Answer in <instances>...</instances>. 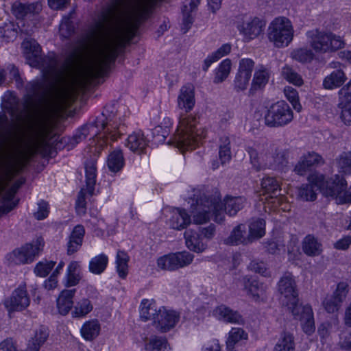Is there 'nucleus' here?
<instances>
[{"mask_svg":"<svg viewBox=\"0 0 351 351\" xmlns=\"http://www.w3.org/2000/svg\"><path fill=\"white\" fill-rule=\"evenodd\" d=\"M147 145V142L143 134L133 133L128 137L126 147L133 152L141 154Z\"/></svg>","mask_w":351,"mask_h":351,"instance_id":"7c9ffc66","label":"nucleus"},{"mask_svg":"<svg viewBox=\"0 0 351 351\" xmlns=\"http://www.w3.org/2000/svg\"><path fill=\"white\" fill-rule=\"evenodd\" d=\"M75 289L63 290L57 299V307L60 314L65 315L71 309L73 305V298Z\"/></svg>","mask_w":351,"mask_h":351,"instance_id":"c85d7f7f","label":"nucleus"},{"mask_svg":"<svg viewBox=\"0 0 351 351\" xmlns=\"http://www.w3.org/2000/svg\"><path fill=\"white\" fill-rule=\"evenodd\" d=\"M0 351H23L20 349L17 343L11 337L6 338L0 342Z\"/></svg>","mask_w":351,"mask_h":351,"instance_id":"69168bd1","label":"nucleus"},{"mask_svg":"<svg viewBox=\"0 0 351 351\" xmlns=\"http://www.w3.org/2000/svg\"><path fill=\"white\" fill-rule=\"evenodd\" d=\"M275 150V145L269 143L258 145L256 147H249L247 152L250 156V162L256 171L265 169L267 167H258L256 162H261V160L268 161L269 155Z\"/></svg>","mask_w":351,"mask_h":351,"instance_id":"f3484780","label":"nucleus"},{"mask_svg":"<svg viewBox=\"0 0 351 351\" xmlns=\"http://www.w3.org/2000/svg\"><path fill=\"white\" fill-rule=\"evenodd\" d=\"M281 75L284 79L295 86H301L304 83L301 75L289 65L282 67Z\"/></svg>","mask_w":351,"mask_h":351,"instance_id":"49530a36","label":"nucleus"},{"mask_svg":"<svg viewBox=\"0 0 351 351\" xmlns=\"http://www.w3.org/2000/svg\"><path fill=\"white\" fill-rule=\"evenodd\" d=\"M322 304L324 307V309L328 313H334L337 312L342 306V303L337 300V299H336L332 295L327 296L324 300Z\"/></svg>","mask_w":351,"mask_h":351,"instance_id":"13d9d810","label":"nucleus"},{"mask_svg":"<svg viewBox=\"0 0 351 351\" xmlns=\"http://www.w3.org/2000/svg\"><path fill=\"white\" fill-rule=\"evenodd\" d=\"M80 332L84 339L92 341L99 335L100 324L97 319L88 321L83 324Z\"/></svg>","mask_w":351,"mask_h":351,"instance_id":"473e14b6","label":"nucleus"},{"mask_svg":"<svg viewBox=\"0 0 351 351\" xmlns=\"http://www.w3.org/2000/svg\"><path fill=\"white\" fill-rule=\"evenodd\" d=\"M347 189V182L343 177L335 175L326 181V186L322 193L326 197H331L339 204L340 197Z\"/></svg>","mask_w":351,"mask_h":351,"instance_id":"a211bd4d","label":"nucleus"},{"mask_svg":"<svg viewBox=\"0 0 351 351\" xmlns=\"http://www.w3.org/2000/svg\"><path fill=\"white\" fill-rule=\"evenodd\" d=\"M85 171L86 189H82L78 194L77 199L76 201V210L80 215H83L86 213V193L87 192L90 196L94 193L97 176L95 160H90L86 162Z\"/></svg>","mask_w":351,"mask_h":351,"instance_id":"9d476101","label":"nucleus"},{"mask_svg":"<svg viewBox=\"0 0 351 351\" xmlns=\"http://www.w3.org/2000/svg\"><path fill=\"white\" fill-rule=\"evenodd\" d=\"M129 255L123 250H118L116 256V269L119 276L125 279L128 274Z\"/></svg>","mask_w":351,"mask_h":351,"instance_id":"f704fd0d","label":"nucleus"},{"mask_svg":"<svg viewBox=\"0 0 351 351\" xmlns=\"http://www.w3.org/2000/svg\"><path fill=\"white\" fill-rule=\"evenodd\" d=\"M25 91L23 108L18 99L12 95L5 101V108L16 119H20L24 112L33 110L44 99L47 91L45 80L40 78L28 82L25 86Z\"/></svg>","mask_w":351,"mask_h":351,"instance_id":"7ed1b4c3","label":"nucleus"},{"mask_svg":"<svg viewBox=\"0 0 351 351\" xmlns=\"http://www.w3.org/2000/svg\"><path fill=\"white\" fill-rule=\"evenodd\" d=\"M30 303V299L25 285L16 289L12 295L5 300L4 305L9 312L21 311L25 309Z\"/></svg>","mask_w":351,"mask_h":351,"instance_id":"4468645a","label":"nucleus"},{"mask_svg":"<svg viewBox=\"0 0 351 351\" xmlns=\"http://www.w3.org/2000/svg\"><path fill=\"white\" fill-rule=\"evenodd\" d=\"M264 193L269 195L271 198L276 197L280 193L279 182L274 178L267 177L263 178L261 182Z\"/></svg>","mask_w":351,"mask_h":351,"instance_id":"79ce46f5","label":"nucleus"},{"mask_svg":"<svg viewBox=\"0 0 351 351\" xmlns=\"http://www.w3.org/2000/svg\"><path fill=\"white\" fill-rule=\"evenodd\" d=\"M298 313L293 314L295 317H298L302 322L303 331L311 335L315 330L313 313L311 306H300Z\"/></svg>","mask_w":351,"mask_h":351,"instance_id":"412c9836","label":"nucleus"},{"mask_svg":"<svg viewBox=\"0 0 351 351\" xmlns=\"http://www.w3.org/2000/svg\"><path fill=\"white\" fill-rule=\"evenodd\" d=\"M231 66L232 63L230 59L223 60L216 70L213 82L215 84H219L223 82L228 77L231 71Z\"/></svg>","mask_w":351,"mask_h":351,"instance_id":"a18cd8bd","label":"nucleus"},{"mask_svg":"<svg viewBox=\"0 0 351 351\" xmlns=\"http://www.w3.org/2000/svg\"><path fill=\"white\" fill-rule=\"evenodd\" d=\"M250 79L251 77L248 76L237 73L233 82L234 89L235 91L241 92L246 90L249 85Z\"/></svg>","mask_w":351,"mask_h":351,"instance_id":"052dcab7","label":"nucleus"},{"mask_svg":"<svg viewBox=\"0 0 351 351\" xmlns=\"http://www.w3.org/2000/svg\"><path fill=\"white\" fill-rule=\"evenodd\" d=\"M325 162L322 156L316 152H311L302 156L294 167V171L304 176L312 167L324 165Z\"/></svg>","mask_w":351,"mask_h":351,"instance_id":"6ab92c4d","label":"nucleus"},{"mask_svg":"<svg viewBox=\"0 0 351 351\" xmlns=\"http://www.w3.org/2000/svg\"><path fill=\"white\" fill-rule=\"evenodd\" d=\"M158 0H130L124 9L119 5L109 8L106 13H151Z\"/></svg>","mask_w":351,"mask_h":351,"instance_id":"ddd939ff","label":"nucleus"},{"mask_svg":"<svg viewBox=\"0 0 351 351\" xmlns=\"http://www.w3.org/2000/svg\"><path fill=\"white\" fill-rule=\"evenodd\" d=\"M269 75L268 69L263 65H260L254 73L250 93L253 94L254 91L263 88L267 84Z\"/></svg>","mask_w":351,"mask_h":351,"instance_id":"bb28decb","label":"nucleus"},{"mask_svg":"<svg viewBox=\"0 0 351 351\" xmlns=\"http://www.w3.org/2000/svg\"><path fill=\"white\" fill-rule=\"evenodd\" d=\"M108 263V258L104 254L93 257L89 262V271L94 274H101L104 271Z\"/></svg>","mask_w":351,"mask_h":351,"instance_id":"a19ab883","label":"nucleus"},{"mask_svg":"<svg viewBox=\"0 0 351 351\" xmlns=\"http://www.w3.org/2000/svg\"><path fill=\"white\" fill-rule=\"evenodd\" d=\"M321 243L313 235L308 234L302 241V250L309 256H319L322 252Z\"/></svg>","mask_w":351,"mask_h":351,"instance_id":"c756f323","label":"nucleus"},{"mask_svg":"<svg viewBox=\"0 0 351 351\" xmlns=\"http://www.w3.org/2000/svg\"><path fill=\"white\" fill-rule=\"evenodd\" d=\"M349 292V285L346 282H340L337 284L336 289L332 295L342 304L346 300Z\"/></svg>","mask_w":351,"mask_h":351,"instance_id":"bf43d9fd","label":"nucleus"},{"mask_svg":"<svg viewBox=\"0 0 351 351\" xmlns=\"http://www.w3.org/2000/svg\"><path fill=\"white\" fill-rule=\"evenodd\" d=\"M295 343L292 334L284 332L274 348V351H294Z\"/></svg>","mask_w":351,"mask_h":351,"instance_id":"c03bdc74","label":"nucleus"},{"mask_svg":"<svg viewBox=\"0 0 351 351\" xmlns=\"http://www.w3.org/2000/svg\"><path fill=\"white\" fill-rule=\"evenodd\" d=\"M214 314L219 319L232 324H243L242 316L225 305H220L214 310Z\"/></svg>","mask_w":351,"mask_h":351,"instance_id":"a878e982","label":"nucleus"},{"mask_svg":"<svg viewBox=\"0 0 351 351\" xmlns=\"http://www.w3.org/2000/svg\"><path fill=\"white\" fill-rule=\"evenodd\" d=\"M158 314L156 303L154 300L144 299L142 300L140 307V316L141 317L147 321L152 319L154 317Z\"/></svg>","mask_w":351,"mask_h":351,"instance_id":"e433bc0d","label":"nucleus"},{"mask_svg":"<svg viewBox=\"0 0 351 351\" xmlns=\"http://www.w3.org/2000/svg\"><path fill=\"white\" fill-rule=\"evenodd\" d=\"M23 179L17 180L4 195L3 197V205L0 206V216L3 214H6L14 209L17 204V201H13L14 195L17 190L24 183Z\"/></svg>","mask_w":351,"mask_h":351,"instance_id":"5701e85b","label":"nucleus"},{"mask_svg":"<svg viewBox=\"0 0 351 351\" xmlns=\"http://www.w3.org/2000/svg\"><path fill=\"white\" fill-rule=\"evenodd\" d=\"M191 223V217L185 210L176 208L172 213L169 220L170 226L175 230L186 228Z\"/></svg>","mask_w":351,"mask_h":351,"instance_id":"cd10ccee","label":"nucleus"},{"mask_svg":"<svg viewBox=\"0 0 351 351\" xmlns=\"http://www.w3.org/2000/svg\"><path fill=\"white\" fill-rule=\"evenodd\" d=\"M244 233V226L241 224L238 225L233 229L230 236L225 240L226 243L232 245L250 243V240H248V237H245Z\"/></svg>","mask_w":351,"mask_h":351,"instance_id":"72a5a7b5","label":"nucleus"},{"mask_svg":"<svg viewBox=\"0 0 351 351\" xmlns=\"http://www.w3.org/2000/svg\"><path fill=\"white\" fill-rule=\"evenodd\" d=\"M297 195L304 201H314L317 197V193L312 186L306 184L298 189Z\"/></svg>","mask_w":351,"mask_h":351,"instance_id":"09e8293b","label":"nucleus"},{"mask_svg":"<svg viewBox=\"0 0 351 351\" xmlns=\"http://www.w3.org/2000/svg\"><path fill=\"white\" fill-rule=\"evenodd\" d=\"M109 112L108 109H105L101 115L97 117L93 123L82 127L73 136L75 143H78L90 134L97 135L98 132L105 131V132H110V126L112 129L115 128V126H112L110 124L114 114L112 113V111H110L111 114H109Z\"/></svg>","mask_w":351,"mask_h":351,"instance_id":"6e6552de","label":"nucleus"},{"mask_svg":"<svg viewBox=\"0 0 351 351\" xmlns=\"http://www.w3.org/2000/svg\"><path fill=\"white\" fill-rule=\"evenodd\" d=\"M53 261H46L38 263L34 268V273L40 277H45L51 271L55 265Z\"/></svg>","mask_w":351,"mask_h":351,"instance_id":"680f3d73","label":"nucleus"},{"mask_svg":"<svg viewBox=\"0 0 351 351\" xmlns=\"http://www.w3.org/2000/svg\"><path fill=\"white\" fill-rule=\"evenodd\" d=\"M80 267V264L77 261H72L69 263L67 268L66 287L75 286L79 283L81 279Z\"/></svg>","mask_w":351,"mask_h":351,"instance_id":"ea45409f","label":"nucleus"},{"mask_svg":"<svg viewBox=\"0 0 351 351\" xmlns=\"http://www.w3.org/2000/svg\"><path fill=\"white\" fill-rule=\"evenodd\" d=\"M310 37V45L317 53H324L344 47V42L341 38L332 33L315 31Z\"/></svg>","mask_w":351,"mask_h":351,"instance_id":"423d86ee","label":"nucleus"},{"mask_svg":"<svg viewBox=\"0 0 351 351\" xmlns=\"http://www.w3.org/2000/svg\"><path fill=\"white\" fill-rule=\"evenodd\" d=\"M247 333L241 328H232L229 332L226 341V346L228 351H233L235 345L241 340L247 339Z\"/></svg>","mask_w":351,"mask_h":351,"instance_id":"58836bf2","label":"nucleus"},{"mask_svg":"<svg viewBox=\"0 0 351 351\" xmlns=\"http://www.w3.org/2000/svg\"><path fill=\"white\" fill-rule=\"evenodd\" d=\"M41 10L42 5L39 2L23 3L16 1L11 7V12L17 19H24L25 17L37 14Z\"/></svg>","mask_w":351,"mask_h":351,"instance_id":"aec40b11","label":"nucleus"},{"mask_svg":"<svg viewBox=\"0 0 351 351\" xmlns=\"http://www.w3.org/2000/svg\"><path fill=\"white\" fill-rule=\"evenodd\" d=\"M107 165L111 171H119L124 166V158L122 151L117 149L112 152L108 155Z\"/></svg>","mask_w":351,"mask_h":351,"instance_id":"4c0bfd02","label":"nucleus"},{"mask_svg":"<svg viewBox=\"0 0 351 351\" xmlns=\"http://www.w3.org/2000/svg\"><path fill=\"white\" fill-rule=\"evenodd\" d=\"M339 101H351V80L339 91Z\"/></svg>","mask_w":351,"mask_h":351,"instance_id":"774afa93","label":"nucleus"},{"mask_svg":"<svg viewBox=\"0 0 351 351\" xmlns=\"http://www.w3.org/2000/svg\"><path fill=\"white\" fill-rule=\"evenodd\" d=\"M180 313L164 306L158 310V314L154 317L153 324L160 332H167L173 328L180 320Z\"/></svg>","mask_w":351,"mask_h":351,"instance_id":"9b49d317","label":"nucleus"},{"mask_svg":"<svg viewBox=\"0 0 351 351\" xmlns=\"http://www.w3.org/2000/svg\"><path fill=\"white\" fill-rule=\"evenodd\" d=\"M247 268L250 271L258 274L264 277H269L271 276L267 264L263 261H260L258 259L252 260L250 263Z\"/></svg>","mask_w":351,"mask_h":351,"instance_id":"3c124183","label":"nucleus"},{"mask_svg":"<svg viewBox=\"0 0 351 351\" xmlns=\"http://www.w3.org/2000/svg\"><path fill=\"white\" fill-rule=\"evenodd\" d=\"M38 210L34 213V217L38 220H43L47 218L49 213L48 203L41 201L38 204Z\"/></svg>","mask_w":351,"mask_h":351,"instance_id":"338daca9","label":"nucleus"},{"mask_svg":"<svg viewBox=\"0 0 351 351\" xmlns=\"http://www.w3.org/2000/svg\"><path fill=\"white\" fill-rule=\"evenodd\" d=\"M335 165L340 173H351V152H343L335 159Z\"/></svg>","mask_w":351,"mask_h":351,"instance_id":"37998d69","label":"nucleus"},{"mask_svg":"<svg viewBox=\"0 0 351 351\" xmlns=\"http://www.w3.org/2000/svg\"><path fill=\"white\" fill-rule=\"evenodd\" d=\"M339 107L341 110L342 121L346 125H351V101H339Z\"/></svg>","mask_w":351,"mask_h":351,"instance_id":"e2e57ef3","label":"nucleus"},{"mask_svg":"<svg viewBox=\"0 0 351 351\" xmlns=\"http://www.w3.org/2000/svg\"><path fill=\"white\" fill-rule=\"evenodd\" d=\"M291 58L300 62H310L313 59V53L311 50L306 48H300L291 52Z\"/></svg>","mask_w":351,"mask_h":351,"instance_id":"864d4df0","label":"nucleus"},{"mask_svg":"<svg viewBox=\"0 0 351 351\" xmlns=\"http://www.w3.org/2000/svg\"><path fill=\"white\" fill-rule=\"evenodd\" d=\"M265 22L258 17L244 20L238 29L243 34L244 40L249 41L258 37L263 32Z\"/></svg>","mask_w":351,"mask_h":351,"instance_id":"dca6fc26","label":"nucleus"},{"mask_svg":"<svg viewBox=\"0 0 351 351\" xmlns=\"http://www.w3.org/2000/svg\"><path fill=\"white\" fill-rule=\"evenodd\" d=\"M265 234V222L263 219H257L249 226L248 240L252 243L254 240L263 237Z\"/></svg>","mask_w":351,"mask_h":351,"instance_id":"c9c22d12","label":"nucleus"},{"mask_svg":"<svg viewBox=\"0 0 351 351\" xmlns=\"http://www.w3.org/2000/svg\"><path fill=\"white\" fill-rule=\"evenodd\" d=\"M284 93L287 99L291 103L293 108L300 112L302 106L298 101V93L296 89L291 86H286L284 88Z\"/></svg>","mask_w":351,"mask_h":351,"instance_id":"4d7b16f0","label":"nucleus"},{"mask_svg":"<svg viewBox=\"0 0 351 351\" xmlns=\"http://www.w3.org/2000/svg\"><path fill=\"white\" fill-rule=\"evenodd\" d=\"M278 290L282 305L286 306L292 314H297L301 304H299L296 282L291 273H285L281 277L278 284Z\"/></svg>","mask_w":351,"mask_h":351,"instance_id":"39448f33","label":"nucleus"},{"mask_svg":"<svg viewBox=\"0 0 351 351\" xmlns=\"http://www.w3.org/2000/svg\"><path fill=\"white\" fill-rule=\"evenodd\" d=\"M293 25L285 16L276 17L269 25L267 37L275 47H287L293 40Z\"/></svg>","mask_w":351,"mask_h":351,"instance_id":"20e7f679","label":"nucleus"},{"mask_svg":"<svg viewBox=\"0 0 351 351\" xmlns=\"http://www.w3.org/2000/svg\"><path fill=\"white\" fill-rule=\"evenodd\" d=\"M194 255L183 251L169 253L157 259V266L165 271H176L189 265L193 261Z\"/></svg>","mask_w":351,"mask_h":351,"instance_id":"1a4fd4ad","label":"nucleus"},{"mask_svg":"<svg viewBox=\"0 0 351 351\" xmlns=\"http://www.w3.org/2000/svg\"><path fill=\"white\" fill-rule=\"evenodd\" d=\"M293 118V112L287 103L279 101L272 104L265 115V123L269 127H282Z\"/></svg>","mask_w":351,"mask_h":351,"instance_id":"0eeeda50","label":"nucleus"},{"mask_svg":"<svg viewBox=\"0 0 351 351\" xmlns=\"http://www.w3.org/2000/svg\"><path fill=\"white\" fill-rule=\"evenodd\" d=\"M346 80V77L344 72L338 69L332 71L324 78L323 86L326 89H333L341 86Z\"/></svg>","mask_w":351,"mask_h":351,"instance_id":"2f4dec72","label":"nucleus"},{"mask_svg":"<svg viewBox=\"0 0 351 351\" xmlns=\"http://www.w3.org/2000/svg\"><path fill=\"white\" fill-rule=\"evenodd\" d=\"M196 205L192 204L193 220L196 224H203L209 221L214 217L217 223H222L225 220L226 214L235 215L241 210L246 203V199L242 196L232 197L226 195L221 202V196L218 191L214 194H202L195 197Z\"/></svg>","mask_w":351,"mask_h":351,"instance_id":"f03ea898","label":"nucleus"},{"mask_svg":"<svg viewBox=\"0 0 351 351\" xmlns=\"http://www.w3.org/2000/svg\"><path fill=\"white\" fill-rule=\"evenodd\" d=\"M184 238L186 247L191 251L201 253L207 248V244L202 241L201 235L193 230L185 231Z\"/></svg>","mask_w":351,"mask_h":351,"instance_id":"b1692460","label":"nucleus"},{"mask_svg":"<svg viewBox=\"0 0 351 351\" xmlns=\"http://www.w3.org/2000/svg\"><path fill=\"white\" fill-rule=\"evenodd\" d=\"M75 27L69 16H64L60 24V36L62 38H69L74 33Z\"/></svg>","mask_w":351,"mask_h":351,"instance_id":"8fccbe9b","label":"nucleus"},{"mask_svg":"<svg viewBox=\"0 0 351 351\" xmlns=\"http://www.w3.org/2000/svg\"><path fill=\"white\" fill-rule=\"evenodd\" d=\"M254 64L255 63L253 60L250 58H242L239 62L237 73L251 77Z\"/></svg>","mask_w":351,"mask_h":351,"instance_id":"5fc2aeb1","label":"nucleus"},{"mask_svg":"<svg viewBox=\"0 0 351 351\" xmlns=\"http://www.w3.org/2000/svg\"><path fill=\"white\" fill-rule=\"evenodd\" d=\"M243 282L245 290L247 291L248 295L252 297L254 300H258L264 297L265 293V288L263 283L258 280L245 276L243 278Z\"/></svg>","mask_w":351,"mask_h":351,"instance_id":"393cba45","label":"nucleus"},{"mask_svg":"<svg viewBox=\"0 0 351 351\" xmlns=\"http://www.w3.org/2000/svg\"><path fill=\"white\" fill-rule=\"evenodd\" d=\"M44 243L43 239L38 237L36 241L14 250V255L16 263L24 264L32 262L34 257L43 250Z\"/></svg>","mask_w":351,"mask_h":351,"instance_id":"f8f14e48","label":"nucleus"},{"mask_svg":"<svg viewBox=\"0 0 351 351\" xmlns=\"http://www.w3.org/2000/svg\"><path fill=\"white\" fill-rule=\"evenodd\" d=\"M166 343L167 341L165 338L154 337L150 339L145 348L146 351H160Z\"/></svg>","mask_w":351,"mask_h":351,"instance_id":"0e129e2a","label":"nucleus"},{"mask_svg":"<svg viewBox=\"0 0 351 351\" xmlns=\"http://www.w3.org/2000/svg\"><path fill=\"white\" fill-rule=\"evenodd\" d=\"M230 144V141L228 136H223L220 138L219 156L222 164L228 162L231 158Z\"/></svg>","mask_w":351,"mask_h":351,"instance_id":"de8ad7c7","label":"nucleus"},{"mask_svg":"<svg viewBox=\"0 0 351 351\" xmlns=\"http://www.w3.org/2000/svg\"><path fill=\"white\" fill-rule=\"evenodd\" d=\"M308 181L309 182L308 184L312 186L313 189L316 187V191L319 190L322 193V189L325 188L326 181L322 174L318 172L312 173L308 176Z\"/></svg>","mask_w":351,"mask_h":351,"instance_id":"6e6d98bb","label":"nucleus"},{"mask_svg":"<svg viewBox=\"0 0 351 351\" xmlns=\"http://www.w3.org/2000/svg\"><path fill=\"white\" fill-rule=\"evenodd\" d=\"M85 229L82 225H77L74 227L66 244V252L68 255L76 253L82 247Z\"/></svg>","mask_w":351,"mask_h":351,"instance_id":"4be33fe9","label":"nucleus"},{"mask_svg":"<svg viewBox=\"0 0 351 351\" xmlns=\"http://www.w3.org/2000/svg\"><path fill=\"white\" fill-rule=\"evenodd\" d=\"M195 104V88L192 84L183 86L178 97V105L185 113L180 115L179 123L174 134L172 143L183 151L195 149L202 138L205 137L204 132L197 129L198 118L188 114Z\"/></svg>","mask_w":351,"mask_h":351,"instance_id":"f257e3e1","label":"nucleus"},{"mask_svg":"<svg viewBox=\"0 0 351 351\" xmlns=\"http://www.w3.org/2000/svg\"><path fill=\"white\" fill-rule=\"evenodd\" d=\"M288 163V152L275 146V150L269 155L268 161L267 160H261V162H256V165L259 167H267L268 169L285 171Z\"/></svg>","mask_w":351,"mask_h":351,"instance_id":"2eb2a0df","label":"nucleus"},{"mask_svg":"<svg viewBox=\"0 0 351 351\" xmlns=\"http://www.w3.org/2000/svg\"><path fill=\"white\" fill-rule=\"evenodd\" d=\"M93 310V305L88 299H82L77 303L75 309L73 311L74 317H83L87 315Z\"/></svg>","mask_w":351,"mask_h":351,"instance_id":"603ef678","label":"nucleus"}]
</instances>
